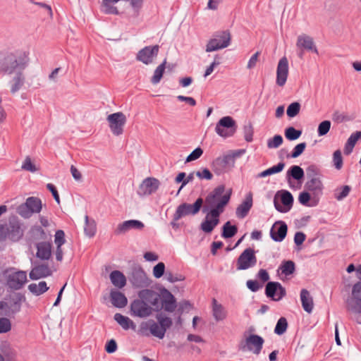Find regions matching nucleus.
Listing matches in <instances>:
<instances>
[{"label":"nucleus","instance_id":"nucleus-1","mask_svg":"<svg viewBox=\"0 0 361 361\" xmlns=\"http://www.w3.org/2000/svg\"><path fill=\"white\" fill-rule=\"evenodd\" d=\"M29 57L25 52H0V72L11 75L23 71L27 66Z\"/></svg>","mask_w":361,"mask_h":361},{"label":"nucleus","instance_id":"nucleus-2","mask_svg":"<svg viewBox=\"0 0 361 361\" xmlns=\"http://www.w3.org/2000/svg\"><path fill=\"white\" fill-rule=\"evenodd\" d=\"M231 192V189L225 192V186L219 185L206 197V207L210 208V211H215L218 212V214H221L230 200Z\"/></svg>","mask_w":361,"mask_h":361},{"label":"nucleus","instance_id":"nucleus-3","mask_svg":"<svg viewBox=\"0 0 361 361\" xmlns=\"http://www.w3.org/2000/svg\"><path fill=\"white\" fill-rule=\"evenodd\" d=\"M3 275L7 287L13 290H20L27 281L26 271L17 270L15 267L5 269Z\"/></svg>","mask_w":361,"mask_h":361},{"label":"nucleus","instance_id":"nucleus-4","mask_svg":"<svg viewBox=\"0 0 361 361\" xmlns=\"http://www.w3.org/2000/svg\"><path fill=\"white\" fill-rule=\"evenodd\" d=\"M42 209V200L37 197H29L25 202L20 204L17 213L24 219L30 218L34 214H39Z\"/></svg>","mask_w":361,"mask_h":361},{"label":"nucleus","instance_id":"nucleus-5","mask_svg":"<svg viewBox=\"0 0 361 361\" xmlns=\"http://www.w3.org/2000/svg\"><path fill=\"white\" fill-rule=\"evenodd\" d=\"M231 41V35L229 31L224 30L215 33L208 41L205 51L212 52L228 47Z\"/></svg>","mask_w":361,"mask_h":361},{"label":"nucleus","instance_id":"nucleus-6","mask_svg":"<svg viewBox=\"0 0 361 361\" xmlns=\"http://www.w3.org/2000/svg\"><path fill=\"white\" fill-rule=\"evenodd\" d=\"M236 123L229 116L222 117L216 123L215 127L216 133L222 137L232 136L236 130Z\"/></svg>","mask_w":361,"mask_h":361},{"label":"nucleus","instance_id":"nucleus-7","mask_svg":"<svg viewBox=\"0 0 361 361\" xmlns=\"http://www.w3.org/2000/svg\"><path fill=\"white\" fill-rule=\"evenodd\" d=\"M203 200L199 197L192 204L188 203H183L180 204L176 209L173 216V219L177 221L188 215L197 214L200 212Z\"/></svg>","mask_w":361,"mask_h":361},{"label":"nucleus","instance_id":"nucleus-8","mask_svg":"<svg viewBox=\"0 0 361 361\" xmlns=\"http://www.w3.org/2000/svg\"><path fill=\"white\" fill-rule=\"evenodd\" d=\"M257 264L255 251L252 248L245 249L238 257L236 262L238 270H246L254 267Z\"/></svg>","mask_w":361,"mask_h":361},{"label":"nucleus","instance_id":"nucleus-9","mask_svg":"<svg viewBox=\"0 0 361 361\" xmlns=\"http://www.w3.org/2000/svg\"><path fill=\"white\" fill-rule=\"evenodd\" d=\"M235 164V158L231 154L219 157L213 161L212 167L217 175H220L230 171Z\"/></svg>","mask_w":361,"mask_h":361},{"label":"nucleus","instance_id":"nucleus-10","mask_svg":"<svg viewBox=\"0 0 361 361\" xmlns=\"http://www.w3.org/2000/svg\"><path fill=\"white\" fill-rule=\"evenodd\" d=\"M111 133L114 135H120L123 132V127L126 123V116L122 112L109 114L106 118Z\"/></svg>","mask_w":361,"mask_h":361},{"label":"nucleus","instance_id":"nucleus-11","mask_svg":"<svg viewBox=\"0 0 361 361\" xmlns=\"http://www.w3.org/2000/svg\"><path fill=\"white\" fill-rule=\"evenodd\" d=\"M154 309L146 301L137 298L130 303V314L133 317H147L152 314Z\"/></svg>","mask_w":361,"mask_h":361},{"label":"nucleus","instance_id":"nucleus-12","mask_svg":"<svg viewBox=\"0 0 361 361\" xmlns=\"http://www.w3.org/2000/svg\"><path fill=\"white\" fill-rule=\"evenodd\" d=\"M159 302L161 308L168 312H173L177 307L176 299L165 287L159 286Z\"/></svg>","mask_w":361,"mask_h":361},{"label":"nucleus","instance_id":"nucleus-13","mask_svg":"<svg viewBox=\"0 0 361 361\" xmlns=\"http://www.w3.org/2000/svg\"><path fill=\"white\" fill-rule=\"evenodd\" d=\"M289 74L288 61L286 56L279 61L276 68V83L279 87H283L286 83Z\"/></svg>","mask_w":361,"mask_h":361},{"label":"nucleus","instance_id":"nucleus-14","mask_svg":"<svg viewBox=\"0 0 361 361\" xmlns=\"http://www.w3.org/2000/svg\"><path fill=\"white\" fill-rule=\"evenodd\" d=\"M264 342V341L262 337L255 334H250L245 338L242 349L243 350L252 351L253 353L258 355L262 348Z\"/></svg>","mask_w":361,"mask_h":361},{"label":"nucleus","instance_id":"nucleus-15","mask_svg":"<svg viewBox=\"0 0 361 361\" xmlns=\"http://www.w3.org/2000/svg\"><path fill=\"white\" fill-rule=\"evenodd\" d=\"M348 309L353 313H361V282L353 286L352 298L348 302Z\"/></svg>","mask_w":361,"mask_h":361},{"label":"nucleus","instance_id":"nucleus-16","mask_svg":"<svg viewBox=\"0 0 361 361\" xmlns=\"http://www.w3.org/2000/svg\"><path fill=\"white\" fill-rule=\"evenodd\" d=\"M219 216L215 211H209L205 216L204 220L200 224V229L210 233L219 223Z\"/></svg>","mask_w":361,"mask_h":361},{"label":"nucleus","instance_id":"nucleus-17","mask_svg":"<svg viewBox=\"0 0 361 361\" xmlns=\"http://www.w3.org/2000/svg\"><path fill=\"white\" fill-rule=\"evenodd\" d=\"M144 224L139 220H128L119 224L114 233L116 235H121L126 233L131 229L140 231L144 228Z\"/></svg>","mask_w":361,"mask_h":361},{"label":"nucleus","instance_id":"nucleus-18","mask_svg":"<svg viewBox=\"0 0 361 361\" xmlns=\"http://www.w3.org/2000/svg\"><path fill=\"white\" fill-rule=\"evenodd\" d=\"M158 188L157 180L154 178H147L140 185L137 194L140 196H145L155 192Z\"/></svg>","mask_w":361,"mask_h":361},{"label":"nucleus","instance_id":"nucleus-19","mask_svg":"<svg viewBox=\"0 0 361 361\" xmlns=\"http://www.w3.org/2000/svg\"><path fill=\"white\" fill-rule=\"evenodd\" d=\"M131 283L135 288H144L149 286L150 281L142 269H137L132 273Z\"/></svg>","mask_w":361,"mask_h":361},{"label":"nucleus","instance_id":"nucleus-20","mask_svg":"<svg viewBox=\"0 0 361 361\" xmlns=\"http://www.w3.org/2000/svg\"><path fill=\"white\" fill-rule=\"evenodd\" d=\"M162 278V281L173 283L182 281L185 279L181 274L171 271V270H165V265L163 262H159V278Z\"/></svg>","mask_w":361,"mask_h":361},{"label":"nucleus","instance_id":"nucleus-21","mask_svg":"<svg viewBox=\"0 0 361 361\" xmlns=\"http://www.w3.org/2000/svg\"><path fill=\"white\" fill-rule=\"evenodd\" d=\"M281 200L283 206L278 204L276 198L274 199V206L276 210L280 212H288L293 206V197L291 193L287 190H282L281 194Z\"/></svg>","mask_w":361,"mask_h":361},{"label":"nucleus","instance_id":"nucleus-22","mask_svg":"<svg viewBox=\"0 0 361 361\" xmlns=\"http://www.w3.org/2000/svg\"><path fill=\"white\" fill-rule=\"evenodd\" d=\"M52 274L48 264H39L35 265L30 272V278L32 280H37L42 278H46Z\"/></svg>","mask_w":361,"mask_h":361},{"label":"nucleus","instance_id":"nucleus-23","mask_svg":"<svg viewBox=\"0 0 361 361\" xmlns=\"http://www.w3.org/2000/svg\"><path fill=\"white\" fill-rule=\"evenodd\" d=\"M287 230V225L284 222L277 221L272 226L271 228V237L274 241L281 242L286 236Z\"/></svg>","mask_w":361,"mask_h":361},{"label":"nucleus","instance_id":"nucleus-24","mask_svg":"<svg viewBox=\"0 0 361 361\" xmlns=\"http://www.w3.org/2000/svg\"><path fill=\"white\" fill-rule=\"evenodd\" d=\"M158 52V45L152 47H146L141 49L137 55V59L145 64L152 62L153 59L156 57Z\"/></svg>","mask_w":361,"mask_h":361},{"label":"nucleus","instance_id":"nucleus-25","mask_svg":"<svg viewBox=\"0 0 361 361\" xmlns=\"http://www.w3.org/2000/svg\"><path fill=\"white\" fill-rule=\"evenodd\" d=\"M296 46L299 49H305L318 54L313 38L307 35H300L298 37Z\"/></svg>","mask_w":361,"mask_h":361},{"label":"nucleus","instance_id":"nucleus-26","mask_svg":"<svg viewBox=\"0 0 361 361\" xmlns=\"http://www.w3.org/2000/svg\"><path fill=\"white\" fill-rule=\"evenodd\" d=\"M305 188L308 191L312 192L314 194L322 193L324 185L319 174H314L309 180L305 183Z\"/></svg>","mask_w":361,"mask_h":361},{"label":"nucleus","instance_id":"nucleus-27","mask_svg":"<svg viewBox=\"0 0 361 361\" xmlns=\"http://www.w3.org/2000/svg\"><path fill=\"white\" fill-rule=\"evenodd\" d=\"M36 257L42 260H48L51 256V245L47 242H40L36 245Z\"/></svg>","mask_w":361,"mask_h":361},{"label":"nucleus","instance_id":"nucleus-28","mask_svg":"<svg viewBox=\"0 0 361 361\" xmlns=\"http://www.w3.org/2000/svg\"><path fill=\"white\" fill-rule=\"evenodd\" d=\"M138 298L146 301L149 305L156 306L158 304V293L149 289H143L138 292Z\"/></svg>","mask_w":361,"mask_h":361},{"label":"nucleus","instance_id":"nucleus-29","mask_svg":"<svg viewBox=\"0 0 361 361\" xmlns=\"http://www.w3.org/2000/svg\"><path fill=\"white\" fill-rule=\"evenodd\" d=\"M138 334L142 336H149L152 334L158 337V324L152 321L142 322L140 324Z\"/></svg>","mask_w":361,"mask_h":361},{"label":"nucleus","instance_id":"nucleus-30","mask_svg":"<svg viewBox=\"0 0 361 361\" xmlns=\"http://www.w3.org/2000/svg\"><path fill=\"white\" fill-rule=\"evenodd\" d=\"M7 230L8 231V238L12 241H18L23 235V231L18 221L10 222Z\"/></svg>","mask_w":361,"mask_h":361},{"label":"nucleus","instance_id":"nucleus-31","mask_svg":"<svg viewBox=\"0 0 361 361\" xmlns=\"http://www.w3.org/2000/svg\"><path fill=\"white\" fill-rule=\"evenodd\" d=\"M110 299L111 304L117 308H123L128 303V299L126 295L118 290H111Z\"/></svg>","mask_w":361,"mask_h":361},{"label":"nucleus","instance_id":"nucleus-32","mask_svg":"<svg viewBox=\"0 0 361 361\" xmlns=\"http://www.w3.org/2000/svg\"><path fill=\"white\" fill-rule=\"evenodd\" d=\"M212 315L216 322L224 320L227 317L225 307L215 299H212Z\"/></svg>","mask_w":361,"mask_h":361},{"label":"nucleus","instance_id":"nucleus-33","mask_svg":"<svg viewBox=\"0 0 361 361\" xmlns=\"http://www.w3.org/2000/svg\"><path fill=\"white\" fill-rule=\"evenodd\" d=\"M300 300L302 308L308 313L312 312L314 307V302L312 297L310 295V292L306 289H302L300 291Z\"/></svg>","mask_w":361,"mask_h":361},{"label":"nucleus","instance_id":"nucleus-34","mask_svg":"<svg viewBox=\"0 0 361 361\" xmlns=\"http://www.w3.org/2000/svg\"><path fill=\"white\" fill-rule=\"evenodd\" d=\"M109 278L112 284L118 288H122L126 285V277L120 271H111Z\"/></svg>","mask_w":361,"mask_h":361},{"label":"nucleus","instance_id":"nucleus-35","mask_svg":"<svg viewBox=\"0 0 361 361\" xmlns=\"http://www.w3.org/2000/svg\"><path fill=\"white\" fill-rule=\"evenodd\" d=\"M252 206V198L250 196L247 197L246 199L237 207L236 209V216L240 219L245 218L250 209Z\"/></svg>","mask_w":361,"mask_h":361},{"label":"nucleus","instance_id":"nucleus-36","mask_svg":"<svg viewBox=\"0 0 361 361\" xmlns=\"http://www.w3.org/2000/svg\"><path fill=\"white\" fill-rule=\"evenodd\" d=\"M23 71L15 73V76L11 80V92L14 94L18 92L23 85L25 82V76L23 73Z\"/></svg>","mask_w":361,"mask_h":361},{"label":"nucleus","instance_id":"nucleus-37","mask_svg":"<svg viewBox=\"0 0 361 361\" xmlns=\"http://www.w3.org/2000/svg\"><path fill=\"white\" fill-rule=\"evenodd\" d=\"M115 321L120 324L123 329L127 330L129 329H135V324L128 317H125L120 313H116L114 317Z\"/></svg>","mask_w":361,"mask_h":361},{"label":"nucleus","instance_id":"nucleus-38","mask_svg":"<svg viewBox=\"0 0 361 361\" xmlns=\"http://www.w3.org/2000/svg\"><path fill=\"white\" fill-rule=\"evenodd\" d=\"M28 290L35 295H40L49 290L45 281H40L39 283H30Z\"/></svg>","mask_w":361,"mask_h":361},{"label":"nucleus","instance_id":"nucleus-39","mask_svg":"<svg viewBox=\"0 0 361 361\" xmlns=\"http://www.w3.org/2000/svg\"><path fill=\"white\" fill-rule=\"evenodd\" d=\"M85 225L84 227V232L85 235L90 238L93 237L97 231V225L94 219H90L89 216H85Z\"/></svg>","mask_w":361,"mask_h":361},{"label":"nucleus","instance_id":"nucleus-40","mask_svg":"<svg viewBox=\"0 0 361 361\" xmlns=\"http://www.w3.org/2000/svg\"><path fill=\"white\" fill-rule=\"evenodd\" d=\"M285 167V164L283 162H280L277 165L274 166L271 168H269L257 175L258 178H264L267 176H271L277 173H279L283 171Z\"/></svg>","mask_w":361,"mask_h":361},{"label":"nucleus","instance_id":"nucleus-41","mask_svg":"<svg viewBox=\"0 0 361 361\" xmlns=\"http://www.w3.org/2000/svg\"><path fill=\"white\" fill-rule=\"evenodd\" d=\"M171 325L170 317L159 314V339H161L165 334L166 329Z\"/></svg>","mask_w":361,"mask_h":361},{"label":"nucleus","instance_id":"nucleus-42","mask_svg":"<svg viewBox=\"0 0 361 361\" xmlns=\"http://www.w3.org/2000/svg\"><path fill=\"white\" fill-rule=\"evenodd\" d=\"M238 231L235 226L231 225L230 221H227L223 226L222 237L224 238H230L234 236Z\"/></svg>","mask_w":361,"mask_h":361},{"label":"nucleus","instance_id":"nucleus-43","mask_svg":"<svg viewBox=\"0 0 361 361\" xmlns=\"http://www.w3.org/2000/svg\"><path fill=\"white\" fill-rule=\"evenodd\" d=\"M350 190L351 188L349 185H343L334 191V197L338 201H341L349 195Z\"/></svg>","mask_w":361,"mask_h":361},{"label":"nucleus","instance_id":"nucleus-44","mask_svg":"<svg viewBox=\"0 0 361 361\" xmlns=\"http://www.w3.org/2000/svg\"><path fill=\"white\" fill-rule=\"evenodd\" d=\"M288 176H292L295 180H300L304 176V171L299 166H293L287 172Z\"/></svg>","mask_w":361,"mask_h":361},{"label":"nucleus","instance_id":"nucleus-45","mask_svg":"<svg viewBox=\"0 0 361 361\" xmlns=\"http://www.w3.org/2000/svg\"><path fill=\"white\" fill-rule=\"evenodd\" d=\"M288 327V322L285 317H281L276 325L274 332L278 335L284 334Z\"/></svg>","mask_w":361,"mask_h":361},{"label":"nucleus","instance_id":"nucleus-46","mask_svg":"<svg viewBox=\"0 0 361 361\" xmlns=\"http://www.w3.org/2000/svg\"><path fill=\"white\" fill-rule=\"evenodd\" d=\"M279 286V282H269L267 284L265 289L266 295L267 297L272 298L274 300Z\"/></svg>","mask_w":361,"mask_h":361},{"label":"nucleus","instance_id":"nucleus-47","mask_svg":"<svg viewBox=\"0 0 361 361\" xmlns=\"http://www.w3.org/2000/svg\"><path fill=\"white\" fill-rule=\"evenodd\" d=\"M302 132L300 130H298L293 127H289L286 129L285 136L289 140H295L300 137Z\"/></svg>","mask_w":361,"mask_h":361},{"label":"nucleus","instance_id":"nucleus-48","mask_svg":"<svg viewBox=\"0 0 361 361\" xmlns=\"http://www.w3.org/2000/svg\"><path fill=\"white\" fill-rule=\"evenodd\" d=\"M282 274L286 276L292 274L295 271V264L293 261L285 262L280 267Z\"/></svg>","mask_w":361,"mask_h":361},{"label":"nucleus","instance_id":"nucleus-49","mask_svg":"<svg viewBox=\"0 0 361 361\" xmlns=\"http://www.w3.org/2000/svg\"><path fill=\"white\" fill-rule=\"evenodd\" d=\"M300 110V104L299 102L291 103L287 108L286 114L290 118L296 116Z\"/></svg>","mask_w":361,"mask_h":361},{"label":"nucleus","instance_id":"nucleus-50","mask_svg":"<svg viewBox=\"0 0 361 361\" xmlns=\"http://www.w3.org/2000/svg\"><path fill=\"white\" fill-rule=\"evenodd\" d=\"M33 237L35 240H45L47 235L43 228L41 226H35L31 229Z\"/></svg>","mask_w":361,"mask_h":361},{"label":"nucleus","instance_id":"nucleus-51","mask_svg":"<svg viewBox=\"0 0 361 361\" xmlns=\"http://www.w3.org/2000/svg\"><path fill=\"white\" fill-rule=\"evenodd\" d=\"M334 166L337 170H341L343 167V158L341 152L339 149L336 150L333 154Z\"/></svg>","mask_w":361,"mask_h":361},{"label":"nucleus","instance_id":"nucleus-52","mask_svg":"<svg viewBox=\"0 0 361 361\" xmlns=\"http://www.w3.org/2000/svg\"><path fill=\"white\" fill-rule=\"evenodd\" d=\"M283 143V137L280 135H276L267 141V147L269 149L277 148Z\"/></svg>","mask_w":361,"mask_h":361},{"label":"nucleus","instance_id":"nucleus-53","mask_svg":"<svg viewBox=\"0 0 361 361\" xmlns=\"http://www.w3.org/2000/svg\"><path fill=\"white\" fill-rule=\"evenodd\" d=\"M11 329V322L6 317H0V334H4L10 331Z\"/></svg>","mask_w":361,"mask_h":361},{"label":"nucleus","instance_id":"nucleus-54","mask_svg":"<svg viewBox=\"0 0 361 361\" xmlns=\"http://www.w3.org/2000/svg\"><path fill=\"white\" fill-rule=\"evenodd\" d=\"M331 128V122L324 121L319 124L317 132L319 136H324L328 133Z\"/></svg>","mask_w":361,"mask_h":361},{"label":"nucleus","instance_id":"nucleus-55","mask_svg":"<svg viewBox=\"0 0 361 361\" xmlns=\"http://www.w3.org/2000/svg\"><path fill=\"white\" fill-rule=\"evenodd\" d=\"M54 243L56 247H61L65 243V233L62 230H58L55 233Z\"/></svg>","mask_w":361,"mask_h":361},{"label":"nucleus","instance_id":"nucleus-56","mask_svg":"<svg viewBox=\"0 0 361 361\" xmlns=\"http://www.w3.org/2000/svg\"><path fill=\"white\" fill-rule=\"evenodd\" d=\"M22 169L23 170L30 171V172H35L37 171V168L35 166V164L32 162L31 159L29 157H27L23 164H22Z\"/></svg>","mask_w":361,"mask_h":361},{"label":"nucleus","instance_id":"nucleus-57","mask_svg":"<svg viewBox=\"0 0 361 361\" xmlns=\"http://www.w3.org/2000/svg\"><path fill=\"white\" fill-rule=\"evenodd\" d=\"M305 147H306V143L305 142H302V143L298 144L293 148V152L291 153L290 157L292 158H297V157H298L300 155H301L302 154V152H304Z\"/></svg>","mask_w":361,"mask_h":361},{"label":"nucleus","instance_id":"nucleus-58","mask_svg":"<svg viewBox=\"0 0 361 361\" xmlns=\"http://www.w3.org/2000/svg\"><path fill=\"white\" fill-rule=\"evenodd\" d=\"M203 154V150L200 147L194 149L186 158V162H190L199 159Z\"/></svg>","mask_w":361,"mask_h":361},{"label":"nucleus","instance_id":"nucleus-59","mask_svg":"<svg viewBox=\"0 0 361 361\" xmlns=\"http://www.w3.org/2000/svg\"><path fill=\"white\" fill-rule=\"evenodd\" d=\"M195 175L200 179L212 180L213 178L212 173L207 169H202L201 171H197Z\"/></svg>","mask_w":361,"mask_h":361},{"label":"nucleus","instance_id":"nucleus-60","mask_svg":"<svg viewBox=\"0 0 361 361\" xmlns=\"http://www.w3.org/2000/svg\"><path fill=\"white\" fill-rule=\"evenodd\" d=\"M111 3L103 1V11L106 14H118V11L116 7L111 6Z\"/></svg>","mask_w":361,"mask_h":361},{"label":"nucleus","instance_id":"nucleus-61","mask_svg":"<svg viewBox=\"0 0 361 361\" xmlns=\"http://www.w3.org/2000/svg\"><path fill=\"white\" fill-rule=\"evenodd\" d=\"M259 55L260 51H257L250 57L247 64V69L250 70L256 66Z\"/></svg>","mask_w":361,"mask_h":361},{"label":"nucleus","instance_id":"nucleus-62","mask_svg":"<svg viewBox=\"0 0 361 361\" xmlns=\"http://www.w3.org/2000/svg\"><path fill=\"white\" fill-rule=\"evenodd\" d=\"M299 202L305 206H308V202L310 200V195L307 192H302L298 197Z\"/></svg>","mask_w":361,"mask_h":361},{"label":"nucleus","instance_id":"nucleus-63","mask_svg":"<svg viewBox=\"0 0 361 361\" xmlns=\"http://www.w3.org/2000/svg\"><path fill=\"white\" fill-rule=\"evenodd\" d=\"M105 350L108 353H113L116 352L117 350V344L115 340L111 339L105 345Z\"/></svg>","mask_w":361,"mask_h":361},{"label":"nucleus","instance_id":"nucleus-64","mask_svg":"<svg viewBox=\"0 0 361 361\" xmlns=\"http://www.w3.org/2000/svg\"><path fill=\"white\" fill-rule=\"evenodd\" d=\"M361 137V131H356L350 135L347 142L355 147L357 140Z\"/></svg>","mask_w":361,"mask_h":361}]
</instances>
